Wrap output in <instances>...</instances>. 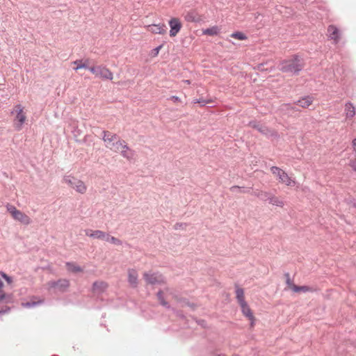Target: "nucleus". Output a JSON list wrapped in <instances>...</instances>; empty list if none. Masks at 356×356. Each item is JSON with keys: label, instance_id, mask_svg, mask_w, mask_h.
Listing matches in <instances>:
<instances>
[{"label": "nucleus", "instance_id": "f257e3e1", "mask_svg": "<svg viewBox=\"0 0 356 356\" xmlns=\"http://www.w3.org/2000/svg\"><path fill=\"white\" fill-rule=\"evenodd\" d=\"M303 67V60L298 56H294L291 59L282 61L279 65V69L283 72L298 74Z\"/></svg>", "mask_w": 356, "mask_h": 356}, {"label": "nucleus", "instance_id": "f03ea898", "mask_svg": "<svg viewBox=\"0 0 356 356\" xmlns=\"http://www.w3.org/2000/svg\"><path fill=\"white\" fill-rule=\"evenodd\" d=\"M102 140L105 147L113 152L117 153L121 149L124 140L120 139L116 134L108 131L102 132Z\"/></svg>", "mask_w": 356, "mask_h": 356}, {"label": "nucleus", "instance_id": "7ed1b4c3", "mask_svg": "<svg viewBox=\"0 0 356 356\" xmlns=\"http://www.w3.org/2000/svg\"><path fill=\"white\" fill-rule=\"evenodd\" d=\"M63 182L78 193L85 194L87 191L86 184L82 180L71 175H65Z\"/></svg>", "mask_w": 356, "mask_h": 356}, {"label": "nucleus", "instance_id": "20e7f679", "mask_svg": "<svg viewBox=\"0 0 356 356\" xmlns=\"http://www.w3.org/2000/svg\"><path fill=\"white\" fill-rule=\"evenodd\" d=\"M12 113L16 115L13 122L14 127L16 130L20 131L26 120L24 108L21 104H17L15 106Z\"/></svg>", "mask_w": 356, "mask_h": 356}, {"label": "nucleus", "instance_id": "39448f33", "mask_svg": "<svg viewBox=\"0 0 356 356\" xmlns=\"http://www.w3.org/2000/svg\"><path fill=\"white\" fill-rule=\"evenodd\" d=\"M7 211L10 213L12 217L24 225H29L31 222V218L24 213L16 209L13 205L8 204L6 205Z\"/></svg>", "mask_w": 356, "mask_h": 356}, {"label": "nucleus", "instance_id": "423d86ee", "mask_svg": "<svg viewBox=\"0 0 356 356\" xmlns=\"http://www.w3.org/2000/svg\"><path fill=\"white\" fill-rule=\"evenodd\" d=\"M70 286V282L65 279H60L58 281H49L46 284V288L49 291L64 292Z\"/></svg>", "mask_w": 356, "mask_h": 356}, {"label": "nucleus", "instance_id": "0eeeda50", "mask_svg": "<svg viewBox=\"0 0 356 356\" xmlns=\"http://www.w3.org/2000/svg\"><path fill=\"white\" fill-rule=\"evenodd\" d=\"M143 279L147 284L163 285L165 283V277L159 273L145 272L143 273Z\"/></svg>", "mask_w": 356, "mask_h": 356}, {"label": "nucleus", "instance_id": "6e6552de", "mask_svg": "<svg viewBox=\"0 0 356 356\" xmlns=\"http://www.w3.org/2000/svg\"><path fill=\"white\" fill-rule=\"evenodd\" d=\"M271 172L276 175L280 182L285 184L286 186H293L296 181L293 180L286 172L278 167L273 166L270 168Z\"/></svg>", "mask_w": 356, "mask_h": 356}, {"label": "nucleus", "instance_id": "1a4fd4ad", "mask_svg": "<svg viewBox=\"0 0 356 356\" xmlns=\"http://www.w3.org/2000/svg\"><path fill=\"white\" fill-rule=\"evenodd\" d=\"M172 295V289L169 287H165L163 289L159 290L156 293L157 299L161 305L170 309V305L166 300L168 296Z\"/></svg>", "mask_w": 356, "mask_h": 356}, {"label": "nucleus", "instance_id": "9d476101", "mask_svg": "<svg viewBox=\"0 0 356 356\" xmlns=\"http://www.w3.org/2000/svg\"><path fill=\"white\" fill-rule=\"evenodd\" d=\"M122 147L120 149L117 153H119L124 159H126L128 161H131L135 158V151L131 149L127 143L124 141Z\"/></svg>", "mask_w": 356, "mask_h": 356}, {"label": "nucleus", "instance_id": "9b49d317", "mask_svg": "<svg viewBox=\"0 0 356 356\" xmlns=\"http://www.w3.org/2000/svg\"><path fill=\"white\" fill-rule=\"evenodd\" d=\"M169 26L170 27V35L175 37L181 30V23L178 18L173 17L169 21Z\"/></svg>", "mask_w": 356, "mask_h": 356}, {"label": "nucleus", "instance_id": "f8f14e48", "mask_svg": "<svg viewBox=\"0 0 356 356\" xmlns=\"http://www.w3.org/2000/svg\"><path fill=\"white\" fill-rule=\"evenodd\" d=\"M128 282L132 288H136L138 285V273L136 270L129 268L127 270Z\"/></svg>", "mask_w": 356, "mask_h": 356}, {"label": "nucleus", "instance_id": "ddd939ff", "mask_svg": "<svg viewBox=\"0 0 356 356\" xmlns=\"http://www.w3.org/2000/svg\"><path fill=\"white\" fill-rule=\"evenodd\" d=\"M44 302V299L38 296H32L30 300L26 302H22L21 305L22 307L31 308L38 306Z\"/></svg>", "mask_w": 356, "mask_h": 356}, {"label": "nucleus", "instance_id": "4468645a", "mask_svg": "<svg viewBox=\"0 0 356 356\" xmlns=\"http://www.w3.org/2000/svg\"><path fill=\"white\" fill-rule=\"evenodd\" d=\"M148 31L154 34H165L166 33V26L165 24H152L147 26Z\"/></svg>", "mask_w": 356, "mask_h": 356}, {"label": "nucleus", "instance_id": "2eb2a0df", "mask_svg": "<svg viewBox=\"0 0 356 356\" xmlns=\"http://www.w3.org/2000/svg\"><path fill=\"white\" fill-rule=\"evenodd\" d=\"M97 76L108 80H112L113 78V73L107 67L102 65H98Z\"/></svg>", "mask_w": 356, "mask_h": 356}, {"label": "nucleus", "instance_id": "dca6fc26", "mask_svg": "<svg viewBox=\"0 0 356 356\" xmlns=\"http://www.w3.org/2000/svg\"><path fill=\"white\" fill-rule=\"evenodd\" d=\"M243 314L251 321L250 325H254V317L247 302L240 305Z\"/></svg>", "mask_w": 356, "mask_h": 356}, {"label": "nucleus", "instance_id": "f3484780", "mask_svg": "<svg viewBox=\"0 0 356 356\" xmlns=\"http://www.w3.org/2000/svg\"><path fill=\"white\" fill-rule=\"evenodd\" d=\"M328 37L333 40L334 43L337 44L340 39V34L339 29L334 25H330L327 28Z\"/></svg>", "mask_w": 356, "mask_h": 356}, {"label": "nucleus", "instance_id": "a211bd4d", "mask_svg": "<svg viewBox=\"0 0 356 356\" xmlns=\"http://www.w3.org/2000/svg\"><path fill=\"white\" fill-rule=\"evenodd\" d=\"M267 201L269 204L279 207H283L284 206V202L282 200L271 193L269 195Z\"/></svg>", "mask_w": 356, "mask_h": 356}, {"label": "nucleus", "instance_id": "6ab92c4d", "mask_svg": "<svg viewBox=\"0 0 356 356\" xmlns=\"http://www.w3.org/2000/svg\"><path fill=\"white\" fill-rule=\"evenodd\" d=\"M108 287V284L103 281L95 282L92 285L93 291L95 293H102Z\"/></svg>", "mask_w": 356, "mask_h": 356}, {"label": "nucleus", "instance_id": "aec40b11", "mask_svg": "<svg viewBox=\"0 0 356 356\" xmlns=\"http://www.w3.org/2000/svg\"><path fill=\"white\" fill-rule=\"evenodd\" d=\"M345 115L347 119H352L355 115V108L350 102L345 104Z\"/></svg>", "mask_w": 356, "mask_h": 356}, {"label": "nucleus", "instance_id": "412c9836", "mask_svg": "<svg viewBox=\"0 0 356 356\" xmlns=\"http://www.w3.org/2000/svg\"><path fill=\"white\" fill-rule=\"evenodd\" d=\"M250 126L252 128L258 130L259 132L262 133L263 134L268 135L270 133V131L265 126H263L256 122H250Z\"/></svg>", "mask_w": 356, "mask_h": 356}, {"label": "nucleus", "instance_id": "4be33fe9", "mask_svg": "<svg viewBox=\"0 0 356 356\" xmlns=\"http://www.w3.org/2000/svg\"><path fill=\"white\" fill-rule=\"evenodd\" d=\"M236 298L239 305L246 302L245 300L244 291L242 288L236 287Z\"/></svg>", "mask_w": 356, "mask_h": 356}, {"label": "nucleus", "instance_id": "5701e85b", "mask_svg": "<svg viewBox=\"0 0 356 356\" xmlns=\"http://www.w3.org/2000/svg\"><path fill=\"white\" fill-rule=\"evenodd\" d=\"M72 64L76 65V67H74V70L77 71L78 70L82 69V68L87 69L89 65V60H85L84 61H83V60H76L72 62Z\"/></svg>", "mask_w": 356, "mask_h": 356}, {"label": "nucleus", "instance_id": "b1692460", "mask_svg": "<svg viewBox=\"0 0 356 356\" xmlns=\"http://www.w3.org/2000/svg\"><path fill=\"white\" fill-rule=\"evenodd\" d=\"M313 102V99L310 97H306L297 102V104L302 108H307Z\"/></svg>", "mask_w": 356, "mask_h": 356}, {"label": "nucleus", "instance_id": "393cba45", "mask_svg": "<svg viewBox=\"0 0 356 356\" xmlns=\"http://www.w3.org/2000/svg\"><path fill=\"white\" fill-rule=\"evenodd\" d=\"M66 266L67 270L73 273H79L83 270L80 266H77L75 263L73 262H67L66 264Z\"/></svg>", "mask_w": 356, "mask_h": 356}, {"label": "nucleus", "instance_id": "a878e982", "mask_svg": "<svg viewBox=\"0 0 356 356\" xmlns=\"http://www.w3.org/2000/svg\"><path fill=\"white\" fill-rule=\"evenodd\" d=\"M293 291L296 292V293H299V292L307 293V292H312V291H314V289H313V288L307 286H293Z\"/></svg>", "mask_w": 356, "mask_h": 356}, {"label": "nucleus", "instance_id": "bb28decb", "mask_svg": "<svg viewBox=\"0 0 356 356\" xmlns=\"http://www.w3.org/2000/svg\"><path fill=\"white\" fill-rule=\"evenodd\" d=\"M220 29L217 26L203 30V33L208 35H216L219 33Z\"/></svg>", "mask_w": 356, "mask_h": 356}, {"label": "nucleus", "instance_id": "cd10ccee", "mask_svg": "<svg viewBox=\"0 0 356 356\" xmlns=\"http://www.w3.org/2000/svg\"><path fill=\"white\" fill-rule=\"evenodd\" d=\"M270 194V193L268 192L258 190L254 192V195L260 198L263 201H267V199Z\"/></svg>", "mask_w": 356, "mask_h": 356}, {"label": "nucleus", "instance_id": "c85d7f7f", "mask_svg": "<svg viewBox=\"0 0 356 356\" xmlns=\"http://www.w3.org/2000/svg\"><path fill=\"white\" fill-rule=\"evenodd\" d=\"M105 241L109 242V243L116 245H120L122 244V242L121 240L118 239V238L111 236L108 233L106 235Z\"/></svg>", "mask_w": 356, "mask_h": 356}, {"label": "nucleus", "instance_id": "c756f323", "mask_svg": "<svg viewBox=\"0 0 356 356\" xmlns=\"http://www.w3.org/2000/svg\"><path fill=\"white\" fill-rule=\"evenodd\" d=\"M107 234L102 230L97 229L95 232L94 238L105 241Z\"/></svg>", "mask_w": 356, "mask_h": 356}, {"label": "nucleus", "instance_id": "7c9ffc66", "mask_svg": "<svg viewBox=\"0 0 356 356\" xmlns=\"http://www.w3.org/2000/svg\"><path fill=\"white\" fill-rule=\"evenodd\" d=\"M231 37L234 38L235 39H237V40H244L247 39L246 35L244 33H241V32L233 33L231 35Z\"/></svg>", "mask_w": 356, "mask_h": 356}, {"label": "nucleus", "instance_id": "2f4dec72", "mask_svg": "<svg viewBox=\"0 0 356 356\" xmlns=\"http://www.w3.org/2000/svg\"><path fill=\"white\" fill-rule=\"evenodd\" d=\"M212 102L211 99H194L193 101V103L194 104H200L202 106L206 105L207 104H210Z\"/></svg>", "mask_w": 356, "mask_h": 356}, {"label": "nucleus", "instance_id": "473e14b6", "mask_svg": "<svg viewBox=\"0 0 356 356\" xmlns=\"http://www.w3.org/2000/svg\"><path fill=\"white\" fill-rule=\"evenodd\" d=\"M280 109L289 113L291 111L294 110V108L289 104H284L281 106Z\"/></svg>", "mask_w": 356, "mask_h": 356}, {"label": "nucleus", "instance_id": "72a5a7b5", "mask_svg": "<svg viewBox=\"0 0 356 356\" xmlns=\"http://www.w3.org/2000/svg\"><path fill=\"white\" fill-rule=\"evenodd\" d=\"M95 230H92L90 229H86L84 230L85 234L87 236L92 238H94V237H95Z\"/></svg>", "mask_w": 356, "mask_h": 356}, {"label": "nucleus", "instance_id": "f704fd0d", "mask_svg": "<svg viewBox=\"0 0 356 356\" xmlns=\"http://www.w3.org/2000/svg\"><path fill=\"white\" fill-rule=\"evenodd\" d=\"M3 282L0 280V302L3 300L6 297V294L4 293V291H3Z\"/></svg>", "mask_w": 356, "mask_h": 356}, {"label": "nucleus", "instance_id": "c9c22d12", "mask_svg": "<svg viewBox=\"0 0 356 356\" xmlns=\"http://www.w3.org/2000/svg\"><path fill=\"white\" fill-rule=\"evenodd\" d=\"M286 284L289 289H291L293 291V286H296L293 283V282L291 280L289 275L287 274V279H286Z\"/></svg>", "mask_w": 356, "mask_h": 356}, {"label": "nucleus", "instance_id": "e433bc0d", "mask_svg": "<svg viewBox=\"0 0 356 356\" xmlns=\"http://www.w3.org/2000/svg\"><path fill=\"white\" fill-rule=\"evenodd\" d=\"M161 47H162V45H160V46L156 47L155 49H154L152 51V55L153 56H156L159 54V51L161 49Z\"/></svg>", "mask_w": 356, "mask_h": 356}, {"label": "nucleus", "instance_id": "4c0bfd02", "mask_svg": "<svg viewBox=\"0 0 356 356\" xmlns=\"http://www.w3.org/2000/svg\"><path fill=\"white\" fill-rule=\"evenodd\" d=\"M88 69L92 74H94L96 76L97 75V72H98V66H95V67H89L87 68Z\"/></svg>", "mask_w": 356, "mask_h": 356}, {"label": "nucleus", "instance_id": "58836bf2", "mask_svg": "<svg viewBox=\"0 0 356 356\" xmlns=\"http://www.w3.org/2000/svg\"><path fill=\"white\" fill-rule=\"evenodd\" d=\"M9 311H10V307H6V309H3L0 310V315L8 313V312H9Z\"/></svg>", "mask_w": 356, "mask_h": 356}, {"label": "nucleus", "instance_id": "ea45409f", "mask_svg": "<svg viewBox=\"0 0 356 356\" xmlns=\"http://www.w3.org/2000/svg\"><path fill=\"white\" fill-rule=\"evenodd\" d=\"M170 99L173 101L174 102H180V98L177 96H172L170 97Z\"/></svg>", "mask_w": 356, "mask_h": 356}, {"label": "nucleus", "instance_id": "a19ab883", "mask_svg": "<svg viewBox=\"0 0 356 356\" xmlns=\"http://www.w3.org/2000/svg\"><path fill=\"white\" fill-rule=\"evenodd\" d=\"M240 189V187L239 186H232L231 187L230 190L232 192H236L237 191H238Z\"/></svg>", "mask_w": 356, "mask_h": 356}, {"label": "nucleus", "instance_id": "79ce46f5", "mask_svg": "<svg viewBox=\"0 0 356 356\" xmlns=\"http://www.w3.org/2000/svg\"><path fill=\"white\" fill-rule=\"evenodd\" d=\"M5 280L8 283V284H10L13 280H12V278L10 277H9L8 275L5 278Z\"/></svg>", "mask_w": 356, "mask_h": 356}, {"label": "nucleus", "instance_id": "37998d69", "mask_svg": "<svg viewBox=\"0 0 356 356\" xmlns=\"http://www.w3.org/2000/svg\"><path fill=\"white\" fill-rule=\"evenodd\" d=\"M1 276L3 277V278L5 280V278L8 276L6 273H1Z\"/></svg>", "mask_w": 356, "mask_h": 356}, {"label": "nucleus", "instance_id": "c03bdc74", "mask_svg": "<svg viewBox=\"0 0 356 356\" xmlns=\"http://www.w3.org/2000/svg\"><path fill=\"white\" fill-rule=\"evenodd\" d=\"M187 20H193L192 17H191L189 15L186 17Z\"/></svg>", "mask_w": 356, "mask_h": 356}, {"label": "nucleus", "instance_id": "a18cd8bd", "mask_svg": "<svg viewBox=\"0 0 356 356\" xmlns=\"http://www.w3.org/2000/svg\"><path fill=\"white\" fill-rule=\"evenodd\" d=\"M184 82L187 83V84H190L191 83L190 80H184Z\"/></svg>", "mask_w": 356, "mask_h": 356}, {"label": "nucleus", "instance_id": "49530a36", "mask_svg": "<svg viewBox=\"0 0 356 356\" xmlns=\"http://www.w3.org/2000/svg\"><path fill=\"white\" fill-rule=\"evenodd\" d=\"M218 356H225V355H218Z\"/></svg>", "mask_w": 356, "mask_h": 356}]
</instances>
